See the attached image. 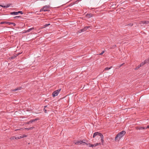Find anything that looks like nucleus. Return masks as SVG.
Returning <instances> with one entry per match:
<instances>
[{"instance_id":"nucleus-1","label":"nucleus","mask_w":149,"mask_h":149,"mask_svg":"<svg viewBox=\"0 0 149 149\" xmlns=\"http://www.w3.org/2000/svg\"><path fill=\"white\" fill-rule=\"evenodd\" d=\"M126 133L125 131H122L118 133L115 138V141H119Z\"/></svg>"},{"instance_id":"nucleus-2","label":"nucleus","mask_w":149,"mask_h":149,"mask_svg":"<svg viewBox=\"0 0 149 149\" xmlns=\"http://www.w3.org/2000/svg\"><path fill=\"white\" fill-rule=\"evenodd\" d=\"M61 90V88H59L57 90L54 91L52 93L53 96L54 97L57 96L58 94L60 92Z\"/></svg>"},{"instance_id":"nucleus-3","label":"nucleus","mask_w":149,"mask_h":149,"mask_svg":"<svg viewBox=\"0 0 149 149\" xmlns=\"http://www.w3.org/2000/svg\"><path fill=\"white\" fill-rule=\"evenodd\" d=\"M97 135H99L100 136V137L102 136H103L101 133H100L98 132H96L94 133L93 137L95 138V137Z\"/></svg>"},{"instance_id":"nucleus-4","label":"nucleus","mask_w":149,"mask_h":149,"mask_svg":"<svg viewBox=\"0 0 149 149\" xmlns=\"http://www.w3.org/2000/svg\"><path fill=\"white\" fill-rule=\"evenodd\" d=\"M135 128L136 130H144L145 129H146V127L141 126L136 127Z\"/></svg>"},{"instance_id":"nucleus-5","label":"nucleus","mask_w":149,"mask_h":149,"mask_svg":"<svg viewBox=\"0 0 149 149\" xmlns=\"http://www.w3.org/2000/svg\"><path fill=\"white\" fill-rule=\"evenodd\" d=\"M49 7V6H45L43 7V8L44 10V11H49V10L48 9Z\"/></svg>"},{"instance_id":"nucleus-6","label":"nucleus","mask_w":149,"mask_h":149,"mask_svg":"<svg viewBox=\"0 0 149 149\" xmlns=\"http://www.w3.org/2000/svg\"><path fill=\"white\" fill-rule=\"evenodd\" d=\"M83 141H79L75 142V144L77 145H79L82 144Z\"/></svg>"},{"instance_id":"nucleus-7","label":"nucleus","mask_w":149,"mask_h":149,"mask_svg":"<svg viewBox=\"0 0 149 149\" xmlns=\"http://www.w3.org/2000/svg\"><path fill=\"white\" fill-rule=\"evenodd\" d=\"M39 119L38 118H36V119H34L31 120L29 121V123H32L33 122H35L36 121H37V120H38Z\"/></svg>"},{"instance_id":"nucleus-8","label":"nucleus","mask_w":149,"mask_h":149,"mask_svg":"<svg viewBox=\"0 0 149 149\" xmlns=\"http://www.w3.org/2000/svg\"><path fill=\"white\" fill-rule=\"evenodd\" d=\"M141 22L142 24H148L149 23V21H141Z\"/></svg>"},{"instance_id":"nucleus-9","label":"nucleus","mask_w":149,"mask_h":149,"mask_svg":"<svg viewBox=\"0 0 149 149\" xmlns=\"http://www.w3.org/2000/svg\"><path fill=\"white\" fill-rule=\"evenodd\" d=\"M86 30V29H81L79 31L77 32L78 33H81Z\"/></svg>"},{"instance_id":"nucleus-10","label":"nucleus","mask_w":149,"mask_h":149,"mask_svg":"<svg viewBox=\"0 0 149 149\" xmlns=\"http://www.w3.org/2000/svg\"><path fill=\"white\" fill-rule=\"evenodd\" d=\"M11 15H17L18 14V13L17 12H11L10 14Z\"/></svg>"},{"instance_id":"nucleus-11","label":"nucleus","mask_w":149,"mask_h":149,"mask_svg":"<svg viewBox=\"0 0 149 149\" xmlns=\"http://www.w3.org/2000/svg\"><path fill=\"white\" fill-rule=\"evenodd\" d=\"M33 29H29L27 31H25L23 33H25L27 32H29L31 31Z\"/></svg>"},{"instance_id":"nucleus-12","label":"nucleus","mask_w":149,"mask_h":149,"mask_svg":"<svg viewBox=\"0 0 149 149\" xmlns=\"http://www.w3.org/2000/svg\"><path fill=\"white\" fill-rule=\"evenodd\" d=\"M116 47V45H111L110 47V49H114Z\"/></svg>"},{"instance_id":"nucleus-13","label":"nucleus","mask_w":149,"mask_h":149,"mask_svg":"<svg viewBox=\"0 0 149 149\" xmlns=\"http://www.w3.org/2000/svg\"><path fill=\"white\" fill-rule=\"evenodd\" d=\"M22 87H20L19 88H16V89H13L12 90V91H18L20 89V88H21Z\"/></svg>"},{"instance_id":"nucleus-14","label":"nucleus","mask_w":149,"mask_h":149,"mask_svg":"<svg viewBox=\"0 0 149 149\" xmlns=\"http://www.w3.org/2000/svg\"><path fill=\"white\" fill-rule=\"evenodd\" d=\"M50 25V24H45V25H44V26L42 27V28H45L46 27H48V26Z\"/></svg>"},{"instance_id":"nucleus-15","label":"nucleus","mask_w":149,"mask_h":149,"mask_svg":"<svg viewBox=\"0 0 149 149\" xmlns=\"http://www.w3.org/2000/svg\"><path fill=\"white\" fill-rule=\"evenodd\" d=\"M112 68V66H111L110 68L106 67L104 68V70H108Z\"/></svg>"},{"instance_id":"nucleus-16","label":"nucleus","mask_w":149,"mask_h":149,"mask_svg":"<svg viewBox=\"0 0 149 149\" xmlns=\"http://www.w3.org/2000/svg\"><path fill=\"white\" fill-rule=\"evenodd\" d=\"M1 23V24L5 23L6 24H8L9 25H11V22H2Z\"/></svg>"},{"instance_id":"nucleus-17","label":"nucleus","mask_w":149,"mask_h":149,"mask_svg":"<svg viewBox=\"0 0 149 149\" xmlns=\"http://www.w3.org/2000/svg\"><path fill=\"white\" fill-rule=\"evenodd\" d=\"M34 128V127L26 128V129L27 130H31Z\"/></svg>"},{"instance_id":"nucleus-18","label":"nucleus","mask_w":149,"mask_h":149,"mask_svg":"<svg viewBox=\"0 0 149 149\" xmlns=\"http://www.w3.org/2000/svg\"><path fill=\"white\" fill-rule=\"evenodd\" d=\"M144 63H145V64L148 62H149V58L146 59L144 61Z\"/></svg>"},{"instance_id":"nucleus-19","label":"nucleus","mask_w":149,"mask_h":149,"mask_svg":"<svg viewBox=\"0 0 149 149\" xmlns=\"http://www.w3.org/2000/svg\"><path fill=\"white\" fill-rule=\"evenodd\" d=\"M102 136L101 137V142L103 143V142H104V140H103V139H104V137H103V136Z\"/></svg>"},{"instance_id":"nucleus-20","label":"nucleus","mask_w":149,"mask_h":149,"mask_svg":"<svg viewBox=\"0 0 149 149\" xmlns=\"http://www.w3.org/2000/svg\"><path fill=\"white\" fill-rule=\"evenodd\" d=\"M87 145L89 147H92V144H91L90 143L87 144Z\"/></svg>"},{"instance_id":"nucleus-21","label":"nucleus","mask_w":149,"mask_h":149,"mask_svg":"<svg viewBox=\"0 0 149 149\" xmlns=\"http://www.w3.org/2000/svg\"><path fill=\"white\" fill-rule=\"evenodd\" d=\"M145 64V63L144 62H142L139 65L140 67H141L144 64Z\"/></svg>"},{"instance_id":"nucleus-22","label":"nucleus","mask_w":149,"mask_h":149,"mask_svg":"<svg viewBox=\"0 0 149 149\" xmlns=\"http://www.w3.org/2000/svg\"><path fill=\"white\" fill-rule=\"evenodd\" d=\"M141 67H140L139 65L137 66L135 68V70H136L139 69Z\"/></svg>"},{"instance_id":"nucleus-23","label":"nucleus","mask_w":149,"mask_h":149,"mask_svg":"<svg viewBox=\"0 0 149 149\" xmlns=\"http://www.w3.org/2000/svg\"><path fill=\"white\" fill-rule=\"evenodd\" d=\"M133 25V24H132L131 23V24H128L127 26H128V27H131Z\"/></svg>"},{"instance_id":"nucleus-24","label":"nucleus","mask_w":149,"mask_h":149,"mask_svg":"<svg viewBox=\"0 0 149 149\" xmlns=\"http://www.w3.org/2000/svg\"><path fill=\"white\" fill-rule=\"evenodd\" d=\"M10 5V4H8L6 6H5V8H7L9 7Z\"/></svg>"},{"instance_id":"nucleus-25","label":"nucleus","mask_w":149,"mask_h":149,"mask_svg":"<svg viewBox=\"0 0 149 149\" xmlns=\"http://www.w3.org/2000/svg\"><path fill=\"white\" fill-rule=\"evenodd\" d=\"M104 50H103L102 51V52H101V53H100V54H99L100 55H102L103 54L104 52Z\"/></svg>"},{"instance_id":"nucleus-26","label":"nucleus","mask_w":149,"mask_h":149,"mask_svg":"<svg viewBox=\"0 0 149 149\" xmlns=\"http://www.w3.org/2000/svg\"><path fill=\"white\" fill-rule=\"evenodd\" d=\"M16 57L15 56H13L11 57L10 58V59H13Z\"/></svg>"},{"instance_id":"nucleus-27","label":"nucleus","mask_w":149,"mask_h":149,"mask_svg":"<svg viewBox=\"0 0 149 149\" xmlns=\"http://www.w3.org/2000/svg\"><path fill=\"white\" fill-rule=\"evenodd\" d=\"M17 12V13H18H18H20L21 14H23V12L22 11H19L18 12Z\"/></svg>"},{"instance_id":"nucleus-28","label":"nucleus","mask_w":149,"mask_h":149,"mask_svg":"<svg viewBox=\"0 0 149 149\" xmlns=\"http://www.w3.org/2000/svg\"><path fill=\"white\" fill-rule=\"evenodd\" d=\"M97 145H98V143L92 144V147H93V146H97Z\"/></svg>"},{"instance_id":"nucleus-29","label":"nucleus","mask_w":149,"mask_h":149,"mask_svg":"<svg viewBox=\"0 0 149 149\" xmlns=\"http://www.w3.org/2000/svg\"><path fill=\"white\" fill-rule=\"evenodd\" d=\"M45 113H47V110L45 109V108H44L43 109Z\"/></svg>"},{"instance_id":"nucleus-30","label":"nucleus","mask_w":149,"mask_h":149,"mask_svg":"<svg viewBox=\"0 0 149 149\" xmlns=\"http://www.w3.org/2000/svg\"><path fill=\"white\" fill-rule=\"evenodd\" d=\"M125 64V63H123L122 64H121L120 65V66H119V68H120V67H121L123 65H124V64Z\"/></svg>"},{"instance_id":"nucleus-31","label":"nucleus","mask_w":149,"mask_h":149,"mask_svg":"<svg viewBox=\"0 0 149 149\" xmlns=\"http://www.w3.org/2000/svg\"><path fill=\"white\" fill-rule=\"evenodd\" d=\"M11 24H13L14 26H15L16 25V24H15V23L13 22H11Z\"/></svg>"},{"instance_id":"nucleus-32","label":"nucleus","mask_w":149,"mask_h":149,"mask_svg":"<svg viewBox=\"0 0 149 149\" xmlns=\"http://www.w3.org/2000/svg\"><path fill=\"white\" fill-rule=\"evenodd\" d=\"M0 6H1V7H3V8H5V6H3V5H0Z\"/></svg>"},{"instance_id":"nucleus-33","label":"nucleus","mask_w":149,"mask_h":149,"mask_svg":"<svg viewBox=\"0 0 149 149\" xmlns=\"http://www.w3.org/2000/svg\"><path fill=\"white\" fill-rule=\"evenodd\" d=\"M15 136H13L11 138V139L14 140V139H15Z\"/></svg>"},{"instance_id":"nucleus-34","label":"nucleus","mask_w":149,"mask_h":149,"mask_svg":"<svg viewBox=\"0 0 149 149\" xmlns=\"http://www.w3.org/2000/svg\"><path fill=\"white\" fill-rule=\"evenodd\" d=\"M15 139H19V136H17V137L15 136Z\"/></svg>"},{"instance_id":"nucleus-35","label":"nucleus","mask_w":149,"mask_h":149,"mask_svg":"<svg viewBox=\"0 0 149 149\" xmlns=\"http://www.w3.org/2000/svg\"><path fill=\"white\" fill-rule=\"evenodd\" d=\"M82 144H83V145L86 144L87 145V143H86V142H84V141H83V142L82 143Z\"/></svg>"},{"instance_id":"nucleus-36","label":"nucleus","mask_w":149,"mask_h":149,"mask_svg":"<svg viewBox=\"0 0 149 149\" xmlns=\"http://www.w3.org/2000/svg\"><path fill=\"white\" fill-rule=\"evenodd\" d=\"M20 17L19 16H17L14 17V18H19Z\"/></svg>"},{"instance_id":"nucleus-37","label":"nucleus","mask_w":149,"mask_h":149,"mask_svg":"<svg viewBox=\"0 0 149 149\" xmlns=\"http://www.w3.org/2000/svg\"><path fill=\"white\" fill-rule=\"evenodd\" d=\"M42 11H44L43 8H42L41 9L40 11L41 12H42Z\"/></svg>"},{"instance_id":"nucleus-38","label":"nucleus","mask_w":149,"mask_h":149,"mask_svg":"<svg viewBox=\"0 0 149 149\" xmlns=\"http://www.w3.org/2000/svg\"><path fill=\"white\" fill-rule=\"evenodd\" d=\"M23 136V138L24 137H26L27 136V135H24Z\"/></svg>"},{"instance_id":"nucleus-39","label":"nucleus","mask_w":149,"mask_h":149,"mask_svg":"<svg viewBox=\"0 0 149 149\" xmlns=\"http://www.w3.org/2000/svg\"><path fill=\"white\" fill-rule=\"evenodd\" d=\"M19 139L22 138H23V136H19Z\"/></svg>"},{"instance_id":"nucleus-40","label":"nucleus","mask_w":149,"mask_h":149,"mask_svg":"<svg viewBox=\"0 0 149 149\" xmlns=\"http://www.w3.org/2000/svg\"><path fill=\"white\" fill-rule=\"evenodd\" d=\"M92 14H89V17H92Z\"/></svg>"},{"instance_id":"nucleus-41","label":"nucleus","mask_w":149,"mask_h":149,"mask_svg":"<svg viewBox=\"0 0 149 149\" xmlns=\"http://www.w3.org/2000/svg\"><path fill=\"white\" fill-rule=\"evenodd\" d=\"M90 27V26H86V27H85L84 28H89Z\"/></svg>"},{"instance_id":"nucleus-42","label":"nucleus","mask_w":149,"mask_h":149,"mask_svg":"<svg viewBox=\"0 0 149 149\" xmlns=\"http://www.w3.org/2000/svg\"><path fill=\"white\" fill-rule=\"evenodd\" d=\"M146 129L147 128H149V125H148L147 127H146Z\"/></svg>"},{"instance_id":"nucleus-43","label":"nucleus","mask_w":149,"mask_h":149,"mask_svg":"<svg viewBox=\"0 0 149 149\" xmlns=\"http://www.w3.org/2000/svg\"><path fill=\"white\" fill-rule=\"evenodd\" d=\"M47 106H44V108H46L47 107Z\"/></svg>"},{"instance_id":"nucleus-44","label":"nucleus","mask_w":149,"mask_h":149,"mask_svg":"<svg viewBox=\"0 0 149 149\" xmlns=\"http://www.w3.org/2000/svg\"><path fill=\"white\" fill-rule=\"evenodd\" d=\"M29 123V121L27 123V124H29V123Z\"/></svg>"},{"instance_id":"nucleus-45","label":"nucleus","mask_w":149,"mask_h":149,"mask_svg":"<svg viewBox=\"0 0 149 149\" xmlns=\"http://www.w3.org/2000/svg\"><path fill=\"white\" fill-rule=\"evenodd\" d=\"M18 130V129H17V130H15V131H17V130Z\"/></svg>"},{"instance_id":"nucleus-46","label":"nucleus","mask_w":149,"mask_h":149,"mask_svg":"<svg viewBox=\"0 0 149 149\" xmlns=\"http://www.w3.org/2000/svg\"><path fill=\"white\" fill-rule=\"evenodd\" d=\"M8 27V28H10V27Z\"/></svg>"},{"instance_id":"nucleus-47","label":"nucleus","mask_w":149,"mask_h":149,"mask_svg":"<svg viewBox=\"0 0 149 149\" xmlns=\"http://www.w3.org/2000/svg\"><path fill=\"white\" fill-rule=\"evenodd\" d=\"M79 1H81V0H78Z\"/></svg>"}]
</instances>
